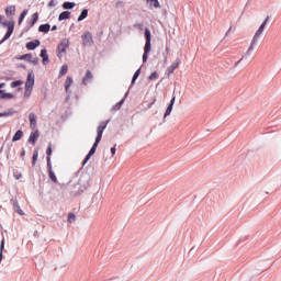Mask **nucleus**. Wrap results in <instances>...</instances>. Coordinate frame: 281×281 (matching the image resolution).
Segmentation results:
<instances>
[{"label": "nucleus", "instance_id": "2f4dec72", "mask_svg": "<svg viewBox=\"0 0 281 281\" xmlns=\"http://www.w3.org/2000/svg\"><path fill=\"white\" fill-rule=\"evenodd\" d=\"M122 104H124V100L120 101L119 103H116L113 108L114 111H120V109H122Z\"/></svg>", "mask_w": 281, "mask_h": 281}, {"label": "nucleus", "instance_id": "09e8293b", "mask_svg": "<svg viewBox=\"0 0 281 281\" xmlns=\"http://www.w3.org/2000/svg\"><path fill=\"white\" fill-rule=\"evenodd\" d=\"M4 83H0V89H3Z\"/></svg>", "mask_w": 281, "mask_h": 281}, {"label": "nucleus", "instance_id": "aec40b11", "mask_svg": "<svg viewBox=\"0 0 281 281\" xmlns=\"http://www.w3.org/2000/svg\"><path fill=\"white\" fill-rule=\"evenodd\" d=\"M63 8H64V10H74V8H76V3L75 2H64Z\"/></svg>", "mask_w": 281, "mask_h": 281}, {"label": "nucleus", "instance_id": "393cba45", "mask_svg": "<svg viewBox=\"0 0 281 281\" xmlns=\"http://www.w3.org/2000/svg\"><path fill=\"white\" fill-rule=\"evenodd\" d=\"M25 16H27V9H24L19 18V25H21V23H23V19H25Z\"/></svg>", "mask_w": 281, "mask_h": 281}, {"label": "nucleus", "instance_id": "6ab92c4d", "mask_svg": "<svg viewBox=\"0 0 281 281\" xmlns=\"http://www.w3.org/2000/svg\"><path fill=\"white\" fill-rule=\"evenodd\" d=\"M87 16H89V10L83 9L82 12L80 13V15L78 16L77 21H85V19H87Z\"/></svg>", "mask_w": 281, "mask_h": 281}, {"label": "nucleus", "instance_id": "20e7f679", "mask_svg": "<svg viewBox=\"0 0 281 281\" xmlns=\"http://www.w3.org/2000/svg\"><path fill=\"white\" fill-rule=\"evenodd\" d=\"M267 23H269V15L266 16V19L262 22V24L256 31V33H255V35L252 37V43H257L258 38H260V36H262V32H265V27H267Z\"/></svg>", "mask_w": 281, "mask_h": 281}, {"label": "nucleus", "instance_id": "2eb2a0df", "mask_svg": "<svg viewBox=\"0 0 281 281\" xmlns=\"http://www.w3.org/2000/svg\"><path fill=\"white\" fill-rule=\"evenodd\" d=\"M74 85V78L67 77L65 81L66 93H69V88Z\"/></svg>", "mask_w": 281, "mask_h": 281}, {"label": "nucleus", "instance_id": "37998d69", "mask_svg": "<svg viewBox=\"0 0 281 281\" xmlns=\"http://www.w3.org/2000/svg\"><path fill=\"white\" fill-rule=\"evenodd\" d=\"M14 177H15L16 180H19V179H21V177H23V175L16 173Z\"/></svg>", "mask_w": 281, "mask_h": 281}, {"label": "nucleus", "instance_id": "4be33fe9", "mask_svg": "<svg viewBox=\"0 0 281 281\" xmlns=\"http://www.w3.org/2000/svg\"><path fill=\"white\" fill-rule=\"evenodd\" d=\"M12 32H14L13 25L8 27V32L5 33L3 41H8V38H10L12 36Z\"/></svg>", "mask_w": 281, "mask_h": 281}, {"label": "nucleus", "instance_id": "f704fd0d", "mask_svg": "<svg viewBox=\"0 0 281 281\" xmlns=\"http://www.w3.org/2000/svg\"><path fill=\"white\" fill-rule=\"evenodd\" d=\"M32 58V54H25L20 57V60H30Z\"/></svg>", "mask_w": 281, "mask_h": 281}, {"label": "nucleus", "instance_id": "ea45409f", "mask_svg": "<svg viewBox=\"0 0 281 281\" xmlns=\"http://www.w3.org/2000/svg\"><path fill=\"white\" fill-rule=\"evenodd\" d=\"M48 8H56V0H50L48 3Z\"/></svg>", "mask_w": 281, "mask_h": 281}, {"label": "nucleus", "instance_id": "dca6fc26", "mask_svg": "<svg viewBox=\"0 0 281 281\" xmlns=\"http://www.w3.org/2000/svg\"><path fill=\"white\" fill-rule=\"evenodd\" d=\"M66 19H71V12L64 11L58 16V21H65Z\"/></svg>", "mask_w": 281, "mask_h": 281}, {"label": "nucleus", "instance_id": "6e6552de", "mask_svg": "<svg viewBox=\"0 0 281 281\" xmlns=\"http://www.w3.org/2000/svg\"><path fill=\"white\" fill-rule=\"evenodd\" d=\"M29 121H30V126H31L32 131H36V114L30 113Z\"/></svg>", "mask_w": 281, "mask_h": 281}, {"label": "nucleus", "instance_id": "7ed1b4c3", "mask_svg": "<svg viewBox=\"0 0 281 281\" xmlns=\"http://www.w3.org/2000/svg\"><path fill=\"white\" fill-rule=\"evenodd\" d=\"M70 42L69 38H63L57 46V56L60 58L63 54L67 53V49L69 48Z\"/></svg>", "mask_w": 281, "mask_h": 281}, {"label": "nucleus", "instance_id": "79ce46f5", "mask_svg": "<svg viewBox=\"0 0 281 281\" xmlns=\"http://www.w3.org/2000/svg\"><path fill=\"white\" fill-rule=\"evenodd\" d=\"M8 115H10V112L0 113V117H8Z\"/></svg>", "mask_w": 281, "mask_h": 281}, {"label": "nucleus", "instance_id": "72a5a7b5", "mask_svg": "<svg viewBox=\"0 0 281 281\" xmlns=\"http://www.w3.org/2000/svg\"><path fill=\"white\" fill-rule=\"evenodd\" d=\"M159 78V74H157V71H154L150 76H149V80H157Z\"/></svg>", "mask_w": 281, "mask_h": 281}, {"label": "nucleus", "instance_id": "de8ad7c7", "mask_svg": "<svg viewBox=\"0 0 281 281\" xmlns=\"http://www.w3.org/2000/svg\"><path fill=\"white\" fill-rule=\"evenodd\" d=\"M122 5V2L116 3V8H120Z\"/></svg>", "mask_w": 281, "mask_h": 281}, {"label": "nucleus", "instance_id": "c03bdc74", "mask_svg": "<svg viewBox=\"0 0 281 281\" xmlns=\"http://www.w3.org/2000/svg\"><path fill=\"white\" fill-rule=\"evenodd\" d=\"M111 153H112V155H115V153H116L115 146L111 148Z\"/></svg>", "mask_w": 281, "mask_h": 281}, {"label": "nucleus", "instance_id": "4468645a", "mask_svg": "<svg viewBox=\"0 0 281 281\" xmlns=\"http://www.w3.org/2000/svg\"><path fill=\"white\" fill-rule=\"evenodd\" d=\"M40 56L44 65L45 63H49V55H47V49H42Z\"/></svg>", "mask_w": 281, "mask_h": 281}, {"label": "nucleus", "instance_id": "4c0bfd02", "mask_svg": "<svg viewBox=\"0 0 281 281\" xmlns=\"http://www.w3.org/2000/svg\"><path fill=\"white\" fill-rule=\"evenodd\" d=\"M150 3L154 8H159V0H150Z\"/></svg>", "mask_w": 281, "mask_h": 281}, {"label": "nucleus", "instance_id": "9b49d317", "mask_svg": "<svg viewBox=\"0 0 281 281\" xmlns=\"http://www.w3.org/2000/svg\"><path fill=\"white\" fill-rule=\"evenodd\" d=\"M93 80V74H91V70H87L86 76L82 79V85H89Z\"/></svg>", "mask_w": 281, "mask_h": 281}, {"label": "nucleus", "instance_id": "423d86ee", "mask_svg": "<svg viewBox=\"0 0 281 281\" xmlns=\"http://www.w3.org/2000/svg\"><path fill=\"white\" fill-rule=\"evenodd\" d=\"M181 65V59L177 58L168 68H167V76H172L176 69H179Z\"/></svg>", "mask_w": 281, "mask_h": 281}, {"label": "nucleus", "instance_id": "473e14b6", "mask_svg": "<svg viewBox=\"0 0 281 281\" xmlns=\"http://www.w3.org/2000/svg\"><path fill=\"white\" fill-rule=\"evenodd\" d=\"M14 207L16 209L18 213L20 214V216H24L25 213L23 212V210H21V206H19L18 203L14 204Z\"/></svg>", "mask_w": 281, "mask_h": 281}, {"label": "nucleus", "instance_id": "f3484780", "mask_svg": "<svg viewBox=\"0 0 281 281\" xmlns=\"http://www.w3.org/2000/svg\"><path fill=\"white\" fill-rule=\"evenodd\" d=\"M52 25L49 24H42L38 26V32H43L44 34H47L49 32Z\"/></svg>", "mask_w": 281, "mask_h": 281}, {"label": "nucleus", "instance_id": "e433bc0d", "mask_svg": "<svg viewBox=\"0 0 281 281\" xmlns=\"http://www.w3.org/2000/svg\"><path fill=\"white\" fill-rule=\"evenodd\" d=\"M46 155H47V157H49V159H52V144L48 145V147L46 149Z\"/></svg>", "mask_w": 281, "mask_h": 281}, {"label": "nucleus", "instance_id": "a18cd8bd", "mask_svg": "<svg viewBox=\"0 0 281 281\" xmlns=\"http://www.w3.org/2000/svg\"><path fill=\"white\" fill-rule=\"evenodd\" d=\"M55 30H58V26L54 25V26L52 27V31H53V32H55Z\"/></svg>", "mask_w": 281, "mask_h": 281}, {"label": "nucleus", "instance_id": "f257e3e1", "mask_svg": "<svg viewBox=\"0 0 281 281\" xmlns=\"http://www.w3.org/2000/svg\"><path fill=\"white\" fill-rule=\"evenodd\" d=\"M109 124L108 122H101L100 125L97 128V138L94 144L92 145L90 151L88 153V155L86 156L85 160H83V166L85 164H87L89 161V159H91V157H93V155H95V150H98V144H100V142H102V133H104V130L106 128V125Z\"/></svg>", "mask_w": 281, "mask_h": 281}, {"label": "nucleus", "instance_id": "1a4fd4ad", "mask_svg": "<svg viewBox=\"0 0 281 281\" xmlns=\"http://www.w3.org/2000/svg\"><path fill=\"white\" fill-rule=\"evenodd\" d=\"M41 45V41L35 40L34 42H29L26 44V49H29L30 52L34 50L36 47H38Z\"/></svg>", "mask_w": 281, "mask_h": 281}, {"label": "nucleus", "instance_id": "58836bf2", "mask_svg": "<svg viewBox=\"0 0 281 281\" xmlns=\"http://www.w3.org/2000/svg\"><path fill=\"white\" fill-rule=\"evenodd\" d=\"M47 168L48 172L52 170V158L47 157Z\"/></svg>", "mask_w": 281, "mask_h": 281}, {"label": "nucleus", "instance_id": "a211bd4d", "mask_svg": "<svg viewBox=\"0 0 281 281\" xmlns=\"http://www.w3.org/2000/svg\"><path fill=\"white\" fill-rule=\"evenodd\" d=\"M0 95L2 100H12L14 99V94L12 93H5L2 90H0Z\"/></svg>", "mask_w": 281, "mask_h": 281}, {"label": "nucleus", "instance_id": "5701e85b", "mask_svg": "<svg viewBox=\"0 0 281 281\" xmlns=\"http://www.w3.org/2000/svg\"><path fill=\"white\" fill-rule=\"evenodd\" d=\"M37 21H38V12H35L32 14L31 27H34V25H36Z\"/></svg>", "mask_w": 281, "mask_h": 281}, {"label": "nucleus", "instance_id": "0eeeda50", "mask_svg": "<svg viewBox=\"0 0 281 281\" xmlns=\"http://www.w3.org/2000/svg\"><path fill=\"white\" fill-rule=\"evenodd\" d=\"M38 137H40L38 130H33V132L30 134V137H29V144H32L34 146Z\"/></svg>", "mask_w": 281, "mask_h": 281}, {"label": "nucleus", "instance_id": "cd10ccee", "mask_svg": "<svg viewBox=\"0 0 281 281\" xmlns=\"http://www.w3.org/2000/svg\"><path fill=\"white\" fill-rule=\"evenodd\" d=\"M23 85V81L16 80L11 82V88L16 89V87H21Z\"/></svg>", "mask_w": 281, "mask_h": 281}, {"label": "nucleus", "instance_id": "f03ea898", "mask_svg": "<svg viewBox=\"0 0 281 281\" xmlns=\"http://www.w3.org/2000/svg\"><path fill=\"white\" fill-rule=\"evenodd\" d=\"M145 38H146V43H145V47H144V54H143V63H146L148 60V53L151 49V45H150V30L145 29Z\"/></svg>", "mask_w": 281, "mask_h": 281}, {"label": "nucleus", "instance_id": "c9c22d12", "mask_svg": "<svg viewBox=\"0 0 281 281\" xmlns=\"http://www.w3.org/2000/svg\"><path fill=\"white\" fill-rule=\"evenodd\" d=\"M24 95L25 98H30V95H32V88H25Z\"/></svg>", "mask_w": 281, "mask_h": 281}, {"label": "nucleus", "instance_id": "bb28decb", "mask_svg": "<svg viewBox=\"0 0 281 281\" xmlns=\"http://www.w3.org/2000/svg\"><path fill=\"white\" fill-rule=\"evenodd\" d=\"M139 74H142V69H137L133 76L132 79V85H134L135 80H137V78H139Z\"/></svg>", "mask_w": 281, "mask_h": 281}, {"label": "nucleus", "instance_id": "f8f14e48", "mask_svg": "<svg viewBox=\"0 0 281 281\" xmlns=\"http://www.w3.org/2000/svg\"><path fill=\"white\" fill-rule=\"evenodd\" d=\"M33 87H34V76H32V74H29L25 82V89H32Z\"/></svg>", "mask_w": 281, "mask_h": 281}, {"label": "nucleus", "instance_id": "8fccbe9b", "mask_svg": "<svg viewBox=\"0 0 281 281\" xmlns=\"http://www.w3.org/2000/svg\"><path fill=\"white\" fill-rule=\"evenodd\" d=\"M0 21H3V15H0Z\"/></svg>", "mask_w": 281, "mask_h": 281}, {"label": "nucleus", "instance_id": "a878e982", "mask_svg": "<svg viewBox=\"0 0 281 281\" xmlns=\"http://www.w3.org/2000/svg\"><path fill=\"white\" fill-rule=\"evenodd\" d=\"M67 71H69V68L67 67V65L61 66V69L59 71V77L65 76Z\"/></svg>", "mask_w": 281, "mask_h": 281}, {"label": "nucleus", "instance_id": "c85d7f7f", "mask_svg": "<svg viewBox=\"0 0 281 281\" xmlns=\"http://www.w3.org/2000/svg\"><path fill=\"white\" fill-rule=\"evenodd\" d=\"M37 160H38V149H35L33 153V166H36Z\"/></svg>", "mask_w": 281, "mask_h": 281}, {"label": "nucleus", "instance_id": "c756f323", "mask_svg": "<svg viewBox=\"0 0 281 281\" xmlns=\"http://www.w3.org/2000/svg\"><path fill=\"white\" fill-rule=\"evenodd\" d=\"M4 247H5V240L4 239H2V241H1V246H0V260H2V258H3V249H4Z\"/></svg>", "mask_w": 281, "mask_h": 281}, {"label": "nucleus", "instance_id": "39448f33", "mask_svg": "<svg viewBox=\"0 0 281 281\" xmlns=\"http://www.w3.org/2000/svg\"><path fill=\"white\" fill-rule=\"evenodd\" d=\"M82 38V45H85V47H91V45H93V35H91V32H85L81 35Z\"/></svg>", "mask_w": 281, "mask_h": 281}, {"label": "nucleus", "instance_id": "b1692460", "mask_svg": "<svg viewBox=\"0 0 281 281\" xmlns=\"http://www.w3.org/2000/svg\"><path fill=\"white\" fill-rule=\"evenodd\" d=\"M48 177L53 183H58V179L56 178V173H54V170L48 171Z\"/></svg>", "mask_w": 281, "mask_h": 281}, {"label": "nucleus", "instance_id": "a19ab883", "mask_svg": "<svg viewBox=\"0 0 281 281\" xmlns=\"http://www.w3.org/2000/svg\"><path fill=\"white\" fill-rule=\"evenodd\" d=\"M256 43H254V41H251V44H250V46H249V48H248V50H247V54H249L250 52H254V45H255Z\"/></svg>", "mask_w": 281, "mask_h": 281}, {"label": "nucleus", "instance_id": "412c9836", "mask_svg": "<svg viewBox=\"0 0 281 281\" xmlns=\"http://www.w3.org/2000/svg\"><path fill=\"white\" fill-rule=\"evenodd\" d=\"M22 137H23V131L19 130V131L14 134V136H13V138H12V142H19L20 139H22Z\"/></svg>", "mask_w": 281, "mask_h": 281}, {"label": "nucleus", "instance_id": "ddd939ff", "mask_svg": "<svg viewBox=\"0 0 281 281\" xmlns=\"http://www.w3.org/2000/svg\"><path fill=\"white\" fill-rule=\"evenodd\" d=\"M175 100H177V97H172L170 104L168 105L164 117H168V115H170V113H172V108L175 106Z\"/></svg>", "mask_w": 281, "mask_h": 281}, {"label": "nucleus", "instance_id": "49530a36", "mask_svg": "<svg viewBox=\"0 0 281 281\" xmlns=\"http://www.w3.org/2000/svg\"><path fill=\"white\" fill-rule=\"evenodd\" d=\"M21 157H25V149L22 150Z\"/></svg>", "mask_w": 281, "mask_h": 281}, {"label": "nucleus", "instance_id": "7c9ffc66", "mask_svg": "<svg viewBox=\"0 0 281 281\" xmlns=\"http://www.w3.org/2000/svg\"><path fill=\"white\" fill-rule=\"evenodd\" d=\"M76 222V214L69 213L68 214V223H74Z\"/></svg>", "mask_w": 281, "mask_h": 281}, {"label": "nucleus", "instance_id": "9d476101", "mask_svg": "<svg viewBox=\"0 0 281 281\" xmlns=\"http://www.w3.org/2000/svg\"><path fill=\"white\" fill-rule=\"evenodd\" d=\"M7 16H14L16 13V7L15 5H9L4 10Z\"/></svg>", "mask_w": 281, "mask_h": 281}]
</instances>
